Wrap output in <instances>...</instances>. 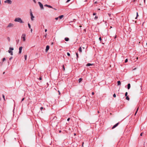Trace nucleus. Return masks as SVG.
<instances>
[{
  "label": "nucleus",
  "instance_id": "1a4fd4ad",
  "mask_svg": "<svg viewBox=\"0 0 147 147\" xmlns=\"http://www.w3.org/2000/svg\"><path fill=\"white\" fill-rule=\"evenodd\" d=\"M49 49V45H47L46 46V49H45L46 52H47L48 50Z\"/></svg>",
  "mask_w": 147,
  "mask_h": 147
},
{
  "label": "nucleus",
  "instance_id": "473e14b6",
  "mask_svg": "<svg viewBox=\"0 0 147 147\" xmlns=\"http://www.w3.org/2000/svg\"><path fill=\"white\" fill-rule=\"evenodd\" d=\"M7 39L8 40V41H10V38H9V37H8L7 38Z\"/></svg>",
  "mask_w": 147,
  "mask_h": 147
},
{
  "label": "nucleus",
  "instance_id": "a878e982",
  "mask_svg": "<svg viewBox=\"0 0 147 147\" xmlns=\"http://www.w3.org/2000/svg\"><path fill=\"white\" fill-rule=\"evenodd\" d=\"M2 96H3V97L4 100H5V95L4 94H3Z\"/></svg>",
  "mask_w": 147,
  "mask_h": 147
},
{
  "label": "nucleus",
  "instance_id": "412c9836",
  "mask_svg": "<svg viewBox=\"0 0 147 147\" xmlns=\"http://www.w3.org/2000/svg\"><path fill=\"white\" fill-rule=\"evenodd\" d=\"M28 26L29 28H31V26H30V24L29 23H28Z\"/></svg>",
  "mask_w": 147,
  "mask_h": 147
},
{
  "label": "nucleus",
  "instance_id": "09e8293b",
  "mask_svg": "<svg viewBox=\"0 0 147 147\" xmlns=\"http://www.w3.org/2000/svg\"><path fill=\"white\" fill-rule=\"evenodd\" d=\"M97 3V1H96L94 2V3L95 4H96Z\"/></svg>",
  "mask_w": 147,
  "mask_h": 147
},
{
  "label": "nucleus",
  "instance_id": "f8f14e48",
  "mask_svg": "<svg viewBox=\"0 0 147 147\" xmlns=\"http://www.w3.org/2000/svg\"><path fill=\"white\" fill-rule=\"evenodd\" d=\"M93 64H91V63H88V64H87L86 65V66H89L90 65H93Z\"/></svg>",
  "mask_w": 147,
  "mask_h": 147
},
{
  "label": "nucleus",
  "instance_id": "b1692460",
  "mask_svg": "<svg viewBox=\"0 0 147 147\" xmlns=\"http://www.w3.org/2000/svg\"><path fill=\"white\" fill-rule=\"evenodd\" d=\"M62 67H63V70L64 71L65 70V67H64V66L63 65H62Z\"/></svg>",
  "mask_w": 147,
  "mask_h": 147
},
{
  "label": "nucleus",
  "instance_id": "ddd939ff",
  "mask_svg": "<svg viewBox=\"0 0 147 147\" xmlns=\"http://www.w3.org/2000/svg\"><path fill=\"white\" fill-rule=\"evenodd\" d=\"M130 88V84L129 83L127 85V89H129Z\"/></svg>",
  "mask_w": 147,
  "mask_h": 147
},
{
  "label": "nucleus",
  "instance_id": "4be33fe9",
  "mask_svg": "<svg viewBox=\"0 0 147 147\" xmlns=\"http://www.w3.org/2000/svg\"><path fill=\"white\" fill-rule=\"evenodd\" d=\"M136 17L135 18V19H137V17L138 16V12H137V13H136Z\"/></svg>",
  "mask_w": 147,
  "mask_h": 147
},
{
  "label": "nucleus",
  "instance_id": "dca6fc26",
  "mask_svg": "<svg viewBox=\"0 0 147 147\" xmlns=\"http://www.w3.org/2000/svg\"><path fill=\"white\" fill-rule=\"evenodd\" d=\"M117 85H120L121 84V82L120 81H118L117 82Z\"/></svg>",
  "mask_w": 147,
  "mask_h": 147
},
{
  "label": "nucleus",
  "instance_id": "39448f33",
  "mask_svg": "<svg viewBox=\"0 0 147 147\" xmlns=\"http://www.w3.org/2000/svg\"><path fill=\"white\" fill-rule=\"evenodd\" d=\"M38 3L40 6V7L41 9H44V7L42 4L40 2H38Z\"/></svg>",
  "mask_w": 147,
  "mask_h": 147
},
{
  "label": "nucleus",
  "instance_id": "2f4dec72",
  "mask_svg": "<svg viewBox=\"0 0 147 147\" xmlns=\"http://www.w3.org/2000/svg\"><path fill=\"white\" fill-rule=\"evenodd\" d=\"M113 96L115 98L116 97V94H114L113 95Z\"/></svg>",
  "mask_w": 147,
  "mask_h": 147
},
{
  "label": "nucleus",
  "instance_id": "864d4df0",
  "mask_svg": "<svg viewBox=\"0 0 147 147\" xmlns=\"http://www.w3.org/2000/svg\"><path fill=\"white\" fill-rule=\"evenodd\" d=\"M109 14V16H110L111 14Z\"/></svg>",
  "mask_w": 147,
  "mask_h": 147
},
{
  "label": "nucleus",
  "instance_id": "423d86ee",
  "mask_svg": "<svg viewBox=\"0 0 147 147\" xmlns=\"http://www.w3.org/2000/svg\"><path fill=\"white\" fill-rule=\"evenodd\" d=\"M4 2L5 3H7L9 4H11L12 3V1L10 0H6Z\"/></svg>",
  "mask_w": 147,
  "mask_h": 147
},
{
  "label": "nucleus",
  "instance_id": "6ab92c4d",
  "mask_svg": "<svg viewBox=\"0 0 147 147\" xmlns=\"http://www.w3.org/2000/svg\"><path fill=\"white\" fill-rule=\"evenodd\" d=\"M76 56H77V60H78V58L79 57L78 53H76Z\"/></svg>",
  "mask_w": 147,
  "mask_h": 147
},
{
  "label": "nucleus",
  "instance_id": "ea45409f",
  "mask_svg": "<svg viewBox=\"0 0 147 147\" xmlns=\"http://www.w3.org/2000/svg\"><path fill=\"white\" fill-rule=\"evenodd\" d=\"M96 14V13H93V16H94V15H95Z\"/></svg>",
  "mask_w": 147,
  "mask_h": 147
},
{
  "label": "nucleus",
  "instance_id": "20e7f679",
  "mask_svg": "<svg viewBox=\"0 0 147 147\" xmlns=\"http://www.w3.org/2000/svg\"><path fill=\"white\" fill-rule=\"evenodd\" d=\"M26 35L25 34H22V38L23 39V40L25 41L26 40Z\"/></svg>",
  "mask_w": 147,
  "mask_h": 147
},
{
  "label": "nucleus",
  "instance_id": "c9c22d12",
  "mask_svg": "<svg viewBox=\"0 0 147 147\" xmlns=\"http://www.w3.org/2000/svg\"><path fill=\"white\" fill-rule=\"evenodd\" d=\"M43 109V108L42 107L40 108V109L42 111V110Z\"/></svg>",
  "mask_w": 147,
  "mask_h": 147
},
{
  "label": "nucleus",
  "instance_id": "9d476101",
  "mask_svg": "<svg viewBox=\"0 0 147 147\" xmlns=\"http://www.w3.org/2000/svg\"><path fill=\"white\" fill-rule=\"evenodd\" d=\"M119 123H118L116 124L115 125L112 127V129H113L114 128H115V127H116L119 124Z\"/></svg>",
  "mask_w": 147,
  "mask_h": 147
},
{
  "label": "nucleus",
  "instance_id": "72a5a7b5",
  "mask_svg": "<svg viewBox=\"0 0 147 147\" xmlns=\"http://www.w3.org/2000/svg\"><path fill=\"white\" fill-rule=\"evenodd\" d=\"M12 58H13V57H10L9 58V59L10 60H11V59H12Z\"/></svg>",
  "mask_w": 147,
  "mask_h": 147
},
{
  "label": "nucleus",
  "instance_id": "bf43d9fd",
  "mask_svg": "<svg viewBox=\"0 0 147 147\" xmlns=\"http://www.w3.org/2000/svg\"><path fill=\"white\" fill-rule=\"evenodd\" d=\"M5 74V72H4L3 73V74Z\"/></svg>",
  "mask_w": 147,
  "mask_h": 147
},
{
  "label": "nucleus",
  "instance_id": "6e6552de",
  "mask_svg": "<svg viewBox=\"0 0 147 147\" xmlns=\"http://www.w3.org/2000/svg\"><path fill=\"white\" fill-rule=\"evenodd\" d=\"M23 47H19V54H20L22 52V49Z\"/></svg>",
  "mask_w": 147,
  "mask_h": 147
},
{
  "label": "nucleus",
  "instance_id": "bb28decb",
  "mask_svg": "<svg viewBox=\"0 0 147 147\" xmlns=\"http://www.w3.org/2000/svg\"><path fill=\"white\" fill-rule=\"evenodd\" d=\"M127 92H125V96H127Z\"/></svg>",
  "mask_w": 147,
  "mask_h": 147
},
{
  "label": "nucleus",
  "instance_id": "37998d69",
  "mask_svg": "<svg viewBox=\"0 0 147 147\" xmlns=\"http://www.w3.org/2000/svg\"><path fill=\"white\" fill-rule=\"evenodd\" d=\"M70 1V0H67L66 2H69Z\"/></svg>",
  "mask_w": 147,
  "mask_h": 147
},
{
  "label": "nucleus",
  "instance_id": "3c124183",
  "mask_svg": "<svg viewBox=\"0 0 147 147\" xmlns=\"http://www.w3.org/2000/svg\"><path fill=\"white\" fill-rule=\"evenodd\" d=\"M116 36L115 35L114 38H116Z\"/></svg>",
  "mask_w": 147,
  "mask_h": 147
},
{
  "label": "nucleus",
  "instance_id": "603ef678",
  "mask_svg": "<svg viewBox=\"0 0 147 147\" xmlns=\"http://www.w3.org/2000/svg\"><path fill=\"white\" fill-rule=\"evenodd\" d=\"M145 1H146V0H144V2L145 3Z\"/></svg>",
  "mask_w": 147,
  "mask_h": 147
},
{
  "label": "nucleus",
  "instance_id": "a19ab883",
  "mask_svg": "<svg viewBox=\"0 0 147 147\" xmlns=\"http://www.w3.org/2000/svg\"><path fill=\"white\" fill-rule=\"evenodd\" d=\"M143 134V133H141L140 134V136H142Z\"/></svg>",
  "mask_w": 147,
  "mask_h": 147
},
{
  "label": "nucleus",
  "instance_id": "13d9d810",
  "mask_svg": "<svg viewBox=\"0 0 147 147\" xmlns=\"http://www.w3.org/2000/svg\"><path fill=\"white\" fill-rule=\"evenodd\" d=\"M1 4V1L0 0V4Z\"/></svg>",
  "mask_w": 147,
  "mask_h": 147
},
{
  "label": "nucleus",
  "instance_id": "7c9ffc66",
  "mask_svg": "<svg viewBox=\"0 0 147 147\" xmlns=\"http://www.w3.org/2000/svg\"><path fill=\"white\" fill-rule=\"evenodd\" d=\"M128 61V59H126L125 60V63H126Z\"/></svg>",
  "mask_w": 147,
  "mask_h": 147
},
{
  "label": "nucleus",
  "instance_id": "393cba45",
  "mask_svg": "<svg viewBox=\"0 0 147 147\" xmlns=\"http://www.w3.org/2000/svg\"><path fill=\"white\" fill-rule=\"evenodd\" d=\"M24 58H25V60H26V58H27V55H24Z\"/></svg>",
  "mask_w": 147,
  "mask_h": 147
},
{
  "label": "nucleus",
  "instance_id": "0eeeda50",
  "mask_svg": "<svg viewBox=\"0 0 147 147\" xmlns=\"http://www.w3.org/2000/svg\"><path fill=\"white\" fill-rule=\"evenodd\" d=\"M13 26V24L12 23H9L7 26V28L12 27Z\"/></svg>",
  "mask_w": 147,
  "mask_h": 147
},
{
  "label": "nucleus",
  "instance_id": "c85d7f7f",
  "mask_svg": "<svg viewBox=\"0 0 147 147\" xmlns=\"http://www.w3.org/2000/svg\"><path fill=\"white\" fill-rule=\"evenodd\" d=\"M5 58H3V59H2V61H5Z\"/></svg>",
  "mask_w": 147,
  "mask_h": 147
},
{
  "label": "nucleus",
  "instance_id": "f03ea898",
  "mask_svg": "<svg viewBox=\"0 0 147 147\" xmlns=\"http://www.w3.org/2000/svg\"><path fill=\"white\" fill-rule=\"evenodd\" d=\"M14 49L12 47H10L9 50H8V52L11 55H13V52L12 51Z\"/></svg>",
  "mask_w": 147,
  "mask_h": 147
},
{
  "label": "nucleus",
  "instance_id": "49530a36",
  "mask_svg": "<svg viewBox=\"0 0 147 147\" xmlns=\"http://www.w3.org/2000/svg\"><path fill=\"white\" fill-rule=\"evenodd\" d=\"M47 31V29H45V32H46Z\"/></svg>",
  "mask_w": 147,
  "mask_h": 147
},
{
  "label": "nucleus",
  "instance_id": "7ed1b4c3",
  "mask_svg": "<svg viewBox=\"0 0 147 147\" xmlns=\"http://www.w3.org/2000/svg\"><path fill=\"white\" fill-rule=\"evenodd\" d=\"M30 14L31 16V20L32 21H33L34 20V17L32 13L31 10V9H30Z\"/></svg>",
  "mask_w": 147,
  "mask_h": 147
},
{
  "label": "nucleus",
  "instance_id": "c756f323",
  "mask_svg": "<svg viewBox=\"0 0 147 147\" xmlns=\"http://www.w3.org/2000/svg\"><path fill=\"white\" fill-rule=\"evenodd\" d=\"M67 55L68 56H70V53H68H68H67Z\"/></svg>",
  "mask_w": 147,
  "mask_h": 147
},
{
  "label": "nucleus",
  "instance_id": "8fccbe9b",
  "mask_svg": "<svg viewBox=\"0 0 147 147\" xmlns=\"http://www.w3.org/2000/svg\"><path fill=\"white\" fill-rule=\"evenodd\" d=\"M58 91V92H59V94H60V92L59 91Z\"/></svg>",
  "mask_w": 147,
  "mask_h": 147
},
{
  "label": "nucleus",
  "instance_id": "052dcab7",
  "mask_svg": "<svg viewBox=\"0 0 147 147\" xmlns=\"http://www.w3.org/2000/svg\"><path fill=\"white\" fill-rule=\"evenodd\" d=\"M98 113H99V111H98Z\"/></svg>",
  "mask_w": 147,
  "mask_h": 147
},
{
  "label": "nucleus",
  "instance_id": "4468645a",
  "mask_svg": "<svg viewBox=\"0 0 147 147\" xmlns=\"http://www.w3.org/2000/svg\"><path fill=\"white\" fill-rule=\"evenodd\" d=\"M64 17V16L63 15H61V16H59V18L61 19H62L63 17Z\"/></svg>",
  "mask_w": 147,
  "mask_h": 147
},
{
  "label": "nucleus",
  "instance_id": "4d7b16f0",
  "mask_svg": "<svg viewBox=\"0 0 147 147\" xmlns=\"http://www.w3.org/2000/svg\"><path fill=\"white\" fill-rule=\"evenodd\" d=\"M83 144H84V142H83V144H82V146L83 145Z\"/></svg>",
  "mask_w": 147,
  "mask_h": 147
},
{
  "label": "nucleus",
  "instance_id": "4c0bfd02",
  "mask_svg": "<svg viewBox=\"0 0 147 147\" xmlns=\"http://www.w3.org/2000/svg\"><path fill=\"white\" fill-rule=\"evenodd\" d=\"M99 40L100 41H101V38L100 37H99Z\"/></svg>",
  "mask_w": 147,
  "mask_h": 147
},
{
  "label": "nucleus",
  "instance_id": "cd10ccee",
  "mask_svg": "<svg viewBox=\"0 0 147 147\" xmlns=\"http://www.w3.org/2000/svg\"><path fill=\"white\" fill-rule=\"evenodd\" d=\"M98 18V16H96L94 18V19L95 20H96V19H97Z\"/></svg>",
  "mask_w": 147,
  "mask_h": 147
},
{
  "label": "nucleus",
  "instance_id": "a18cd8bd",
  "mask_svg": "<svg viewBox=\"0 0 147 147\" xmlns=\"http://www.w3.org/2000/svg\"><path fill=\"white\" fill-rule=\"evenodd\" d=\"M33 1H34V2L35 3H36V1L35 0H33Z\"/></svg>",
  "mask_w": 147,
  "mask_h": 147
},
{
  "label": "nucleus",
  "instance_id": "aec40b11",
  "mask_svg": "<svg viewBox=\"0 0 147 147\" xmlns=\"http://www.w3.org/2000/svg\"><path fill=\"white\" fill-rule=\"evenodd\" d=\"M126 99L128 100H129V98L128 96H126Z\"/></svg>",
  "mask_w": 147,
  "mask_h": 147
},
{
  "label": "nucleus",
  "instance_id": "e433bc0d",
  "mask_svg": "<svg viewBox=\"0 0 147 147\" xmlns=\"http://www.w3.org/2000/svg\"><path fill=\"white\" fill-rule=\"evenodd\" d=\"M24 98H23L22 99L21 102H22V101H23L24 100Z\"/></svg>",
  "mask_w": 147,
  "mask_h": 147
},
{
  "label": "nucleus",
  "instance_id": "de8ad7c7",
  "mask_svg": "<svg viewBox=\"0 0 147 147\" xmlns=\"http://www.w3.org/2000/svg\"><path fill=\"white\" fill-rule=\"evenodd\" d=\"M32 29H31V32H32Z\"/></svg>",
  "mask_w": 147,
  "mask_h": 147
},
{
  "label": "nucleus",
  "instance_id": "79ce46f5",
  "mask_svg": "<svg viewBox=\"0 0 147 147\" xmlns=\"http://www.w3.org/2000/svg\"><path fill=\"white\" fill-rule=\"evenodd\" d=\"M39 80H42V78H41V77H40L39 78Z\"/></svg>",
  "mask_w": 147,
  "mask_h": 147
},
{
  "label": "nucleus",
  "instance_id": "f704fd0d",
  "mask_svg": "<svg viewBox=\"0 0 147 147\" xmlns=\"http://www.w3.org/2000/svg\"><path fill=\"white\" fill-rule=\"evenodd\" d=\"M59 17H57V18H55V19L56 20H57L58 19H59Z\"/></svg>",
  "mask_w": 147,
  "mask_h": 147
},
{
  "label": "nucleus",
  "instance_id": "58836bf2",
  "mask_svg": "<svg viewBox=\"0 0 147 147\" xmlns=\"http://www.w3.org/2000/svg\"><path fill=\"white\" fill-rule=\"evenodd\" d=\"M70 119V118H68L67 119V121H69Z\"/></svg>",
  "mask_w": 147,
  "mask_h": 147
},
{
  "label": "nucleus",
  "instance_id": "5fc2aeb1",
  "mask_svg": "<svg viewBox=\"0 0 147 147\" xmlns=\"http://www.w3.org/2000/svg\"><path fill=\"white\" fill-rule=\"evenodd\" d=\"M45 36V37H46V35Z\"/></svg>",
  "mask_w": 147,
  "mask_h": 147
},
{
  "label": "nucleus",
  "instance_id": "f257e3e1",
  "mask_svg": "<svg viewBox=\"0 0 147 147\" xmlns=\"http://www.w3.org/2000/svg\"><path fill=\"white\" fill-rule=\"evenodd\" d=\"M14 21L15 22H19L20 23H24V22L22 19L20 18L19 17L16 18L14 19Z\"/></svg>",
  "mask_w": 147,
  "mask_h": 147
},
{
  "label": "nucleus",
  "instance_id": "2eb2a0df",
  "mask_svg": "<svg viewBox=\"0 0 147 147\" xmlns=\"http://www.w3.org/2000/svg\"><path fill=\"white\" fill-rule=\"evenodd\" d=\"M69 38H65V41H69Z\"/></svg>",
  "mask_w": 147,
  "mask_h": 147
},
{
  "label": "nucleus",
  "instance_id": "f3484780",
  "mask_svg": "<svg viewBox=\"0 0 147 147\" xmlns=\"http://www.w3.org/2000/svg\"><path fill=\"white\" fill-rule=\"evenodd\" d=\"M79 51L80 53H81L82 52V48L81 47H80L79 49Z\"/></svg>",
  "mask_w": 147,
  "mask_h": 147
},
{
  "label": "nucleus",
  "instance_id": "5701e85b",
  "mask_svg": "<svg viewBox=\"0 0 147 147\" xmlns=\"http://www.w3.org/2000/svg\"><path fill=\"white\" fill-rule=\"evenodd\" d=\"M138 108L137 109V110H136V112L135 113V115H136V114L138 111Z\"/></svg>",
  "mask_w": 147,
  "mask_h": 147
},
{
  "label": "nucleus",
  "instance_id": "680f3d73",
  "mask_svg": "<svg viewBox=\"0 0 147 147\" xmlns=\"http://www.w3.org/2000/svg\"><path fill=\"white\" fill-rule=\"evenodd\" d=\"M146 45H147V42L146 43Z\"/></svg>",
  "mask_w": 147,
  "mask_h": 147
},
{
  "label": "nucleus",
  "instance_id": "a211bd4d",
  "mask_svg": "<svg viewBox=\"0 0 147 147\" xmlns=\"http://www.w3.org/2000/svg\"><path fill=\"white\" fill-rule=\"evenodd\" d=\"M82 78H80L79 79V80H78L79 82L80 83L82 81Z\"/></svg>",
  "mask_w": 147,
  "mask_h": 147
},
{
  "label": "nucleus",
  "instance_id": "6e6d98bb",
  "mask_svg": "<svg viewBox=\"0 0 147 147\" xmlns=\"http://www.w3.org/2000/svg\"><path fill=\"white\" fill-rule=\"evenodd\" d=\"M59 132H61V131H59Z\"/></svg>",
  "mask_w": 147,
  "mask_h": 147
},
{
  "label": "nucleus",
  "instance_id": "9b49d317",
  "mask_svg": "<svg viewBox=\"0 0 147 147\" xmlns=\"http://www.w3.org/2000/svg\"><path fill=\"white\" fill-rule=\"evenodd\" d=\"M44 6H46V7H49V8H53V7L52 6L50 5H48L47 4H45L44 5Z\"/></svg>",
  "mask_w": 147,
  "mask_h": 147
},
{
  "label": "nucleus",
  "instance_id": "c03bdc74",
  "mask_svg": "<svg viewBox=\"0 0 147 147\" xmlns=\"http://www.w3.org/2000/svg\"><path fill=\"white\" fill-rule=\"evenodd\" d=\"M92 95H94V92H92Z\"/></svg>",
  "mask_w": 147,
  "mask_h": 147
}]
</instances>
